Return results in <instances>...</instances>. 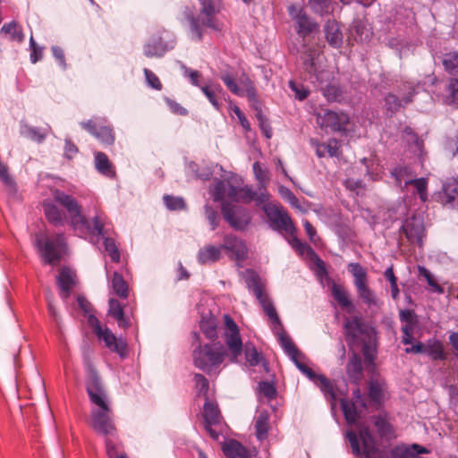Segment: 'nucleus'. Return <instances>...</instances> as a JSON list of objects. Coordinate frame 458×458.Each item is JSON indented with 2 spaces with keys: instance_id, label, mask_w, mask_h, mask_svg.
I'll return each mask as SVG.
<instances>
[{
  "instance_id": "f257e3e1",
  "label": "nucleus",
  "mask_w": 458,
  "mask_h": 458,
  "mask_svg": "<svg viewBox=\"0 0 458 458\" xmlns=\"http://www.w3.org/2000/svg\"><path fill=\"white\" fill-rule=\"evenodd\" d=\"M54 199L66 208L70 215V224L76 234L84 237L89 233L97 232L104 238L105 250L108 253L113 262L120 261V251L114 240L109 237V229L106 228L107 225L106 216L102 214H97L93 218V227L90 223L82 215L81 207L77 199L65 192L56 190L54 192Z\"/></svg>"
},
{
  "instance_id": "f03ea898",
  "label": "nucleus",
  "mask_w": 458,
  "mask_h": 458,
  "mask_svg": "<svg viewBox=\"0 0 458 458\" xmlns=\"http://www.w3.org/2000/svg\"><path fill=\"white\" fill-rule=\"evenodd\" d=\"M222 81L225 83L228 90L233 95L238 97H247L249 102L256 110V117L259 122V127L262 131V134L267 138L272 137V128L270 126L268 119L263 114L261 107L259 106L258 93L253 81L250 77L242 73L238 79V82L235 81V73L232 69H226L220 72L219 75Z\"/></svg>"
},
{
  "instance_id": "7ed1b4c3",
  "label": "nucleus",
  "mask_w": 458,
  "mask_h": 458,
  "mask_svg": "<svg viewBox=\"0 0 458 458\" xmlns=\"http://www.w3.org/2000/svg\"><path fill=\"white\" fill-rule=\"evenodd\" d=\"M225 347L219 342L199 344L192 352L193 365L208 376H217L225 367Z\"/></svg>"
},
{
  "instance_id": "20e7f679",
  "label": "nucleus",
  "mask_w": 458,
  "mask_h": 458,
  "mask_svg": "<svg viewBox=\"0 0 458 458\" xmlns=\"http://www.w3.org/2000/svg\"><path fill=\"white\" fill-rule=\"evenodd\" d=\"M199 14L189 18L192 37L196 40H201L203 37L202 27L209 28L216 31L223 29V23L218 19V14L223 9L222 0H198Z\"/></svg>"
},
{
  "instance_id": "39448f33",
  "label": "nucleus",
  "mask_w": 458,
  "mask_h": 458,
  "mask_svg": "<svg viewBox=\"0 0 458 458\" xmlns=\"http://www.w3.org/2000/svg\"><path fill=\"white\" fill-rule=\"evenodd\" d=\"M36 248L44 264L57 266L67 252L64 233H44L36 235Z\"/></svg>"
},
{
  "instance_id": "423d86ee",
  "label": "nucleus",
  "mask_w": 458,
  "mask_h": 458,
  "mask_svg": "<svg viewBox=\"0 0 458 458\" xmlns=\"http://www.w3.org/2000/svg\"><path fill=\"white\" fill-rule=\"evenodd\" d=\"M352 453L355 455L361 454L360 440L362 444V454L364 458H389L386 450L377 447L376 441L368 426L360 425L359 436L353 430L346 433Z\"/></svg>"
},
{
  "instance_id": "0eeeda50",
  "label": "nucleus",
  "mask_w": 458,
  "mask_h": 458,
  "mask_svg": "<svg viewBox=\"0 0 458 458\" xmlns=\"http://www.w3.org/2000/svg\"><path fill=\"white\" fill-rule=\"evenodd\" d=\"M224 320L225 327L222 332V339L226 346L229 362L237 363L243 350L240 329L231 316L225 315Z\"/></svg>"
},
{
  "instance_id": "6e6552de",
  "label": "nucleus",
  "mask_w": 458,
  "mask_h": 458,
  "mask_svg": "<svg viewBox=\"0 0 458 458\" xmlns=\"http://www.w3.org/2000/svg\"><path fill=\"white\" fill-rule=\"evenodd\" d=\"M248 277L246 284L256 299L259 301L264 313L270 318L274 327H282V323L277 315V312L272 303L268 294L265 291L264 285L260 281L259 276L253 271H248Z\"/></svg>"
},
{
  "instance_id": "1a4fd4ad",
  "label": "nucleus",
  "mask_w": 458,
  "mask_h": 458,
  "mask_svg": "<svg viewBox=\"0 0 458 458\" xmlns=\"http://www.w3.org/2000/svg\"><path fill=\"white\" fill-rule=\"evenodd\" d=\"M88 322L98 338L105 343L106 348L121 358L128 356V345L123 339L117 338L108 327L103 328L98 318L92 314L89 315Z\"/></svg>"
},
{
  "instance_id": "9d476101",
  "label": "nucleus",
  "mask_w": 458,
  "mask_h": 458,
  "mask_svg": "<svg viewBox=\"0 0 458 458\" xmlns=\"http://www.w3.org/2000/svg\"><path fill=\"white\" fill-rule=\"evenodd\" d=\"M347 267L348 271L353 276V284L356 287L359 298L369 307L377 306V300L375 293L368 284L366 269L360 263H350Z\"/></svg>"
},
{
  "instance_id": "9b49d317",
  "label": "nucleus",
  "mask_w": 458,
  "mask_h": 458,
  "mask_svg": "<svg viewBox=\"0 0 458 458\" xmlns=\"http://www.w3.org/2000/svg\"><path fill=\"white\" fill-rule=\"evenodd\" d=\"M263 210L270 222L272 229L284 232L288 235L296 233V228L291 217L282 206L266 202Z\"/></svg>"
},
{
  "instance_id": "f8f14e48",
  "label": "nucleus",
  "mask_w": 458,
  "mask_h": 458,
  "mask_svg": "<svg viewBox=\"0 0 458 458\" xmlns=\"http://www.w3.org/2000/svg\"><path fill=\"white\" fill-rule=\"evenodd\" d=\"M91 427L98 434L105 437H114L117 435L113 411L108 404L98 407L91 411Z\"/></svg>"
},
{
  "instance_id": "ddd939ff",
  "label": "nucleus",
  "mask_w": 458,
  "mask_h": 458,
  "mask_svg": "<svg viewBox=\"0 0 458 458\" xmlns=\"http://www.w3.org/2000/svg\"><path fill=\"white\" fill-rule=\"evenodd\" d=\"M344 334L349 346L363 341L362 336L370 338L375 334L374 328L366 325L362 318L354 316L346 318L344 323Z\"/></svg>"
},
{
  "instance_id": "4468645a",
  "label": "nucleus",
  "mask_w": 458,
  "mask_h": 458,
  "mask_svg": "<svg viewBox=\"0 0 458 458\" xmlns=\"http://www.w3.org/2000/svg\"><path fill=\"white\" fill-rule=\"evenodd\" d=\"M221 212L224 219L235 230L242 231L250 224L251 216L245 208L224 201L221 205Z\"/></svg>"
},
{
  "instance_id": "2eb2a0df",
  "label": "nucleus",
  "mask_w": 458,
  "mask_h": 458,
  "mask_svg": "<svg viewBox=\"0 0 458 458\" xmlns=\"http://www.w3.org/2000/svg\"><path fill=\"white\" fill-rule=\"evenodd\" d=\"M317 123L326 131H345L349 123V116L343 112L325 110L317 114Z\"/></svg>"
},
{
  "instance_id": "dca6fc26",
  "label": "nucleus",
  "mask_w": 458,
  "mask_h": 458,
  "mask_svg": "<svg viewBox=\"0 0 458 458\" xmlns=\"http://www.w3.org/2000/svg\"><path fill=\"white\" fill-rule=\"evenodd\" d=\"M400 233L405 236L411 244H417L420 248L423 246L426 229L420 217L411 216L406 218L400 228Z\"/></svg>"
},
{
  "instance_id": "f3484780",
  "label": "nucleus",
  "mask_w": 458,
  "mask_h": 458,
  "mask_svg": "<svg viewBox=\"0 0 458 458\" xmlns=\"http://www.w3.org/2000/svg\"><path fill=\"white\" fill-rule=\"evenodd\" d=\"M81 126L96 137L102 144L106 146L114 144L115 136L113 128L106 125L101 119L96 118L81 122Z\"/></svg>"
},
{
  "instance_id": "a211bd4d",
  "label": "nucleus",
  "mask_w": 458,
  "mask_h": 458,
  "mask_svg": "<svg viewBox=\"0 0 458 458\" xmlns=\"http://www.w3.org/2000/svg\"><path fill=\"white\" fill-rule=\"evenodd\" d=\"M288 242L300 256L313 260L315 262L318 275H327V271L325 266V262L318 257V255L310 245L302 242L297 237L296 233L289 234Z\"/></svg>"
},
{
  "instance_id": "6ab92c4d",
  "label": "nucleus",
  "mask_w": 458,
  "mask_h": 458,
  "mask_svg": "<svg viewBox=\"0 0 458 458\" xmlns=\"http://www.w3.org/2000/svg\"><path fill=\"white\" fill-rule=\"evenodd\" d=\"M289 13L294 21V28L299 37L305 38L318 31V24L309 17L302 9L296 11L294 6L289 8Z\"/></svg>"
},
{
  "instance_id": "aec40b11",
  "label": "nucleus",
  "mask_w": 458,
  "mask_h": 458,
  "mask_svg": "<svg viewBox=\"0 0 458 458\" xmlns=\"http://www.w3.org/2000/svg\"><path fill=\"white\" fill-rule=\"evenodd\" d=\"M108 304V315L116 320L119 327L126 329L132 326L135 320L132 307H123L120 301L114 298L109 300Z\"/></svg>"
},
{
  "instance_id": "412c9836",
  "label": "nucleus",
  "mask_w": 458,
  "mask_h": 458,
  "mask_svg": "<svg viewBox=\"0 0 458 458\" xmlns=\"http://www.w3.org/2000/svg\"><path fill=\"white\" fill-rule=\"evenodd\" d=\"M86 390L89 400L98 407L106 405V394L100 377L95 370H90L86 380Z\"/></svg>"
},
{
  "instance_id": "4be33fe9",
  "label": "nucleus",
  "mask_w": 458,
  "mask_h": 458,
  "mask_svg": "<svg viewBox=\"0 0 458 458\" xmlns=\"http://www.w3.org/2000/svg\"><path fill=\"white\" fill-rule=\"evenodd\" d=\"M203 417L206 431L212 439L218 440L220 433L214 427L221 425L222 416L217 405L207 401L203 407Z\"/></svg>"
},
{
  "instance_id": "5701e85b",
  "label": "nucleus",
  "mask_w": 458,
  "mask_h": 458,
  "mask_svg": "<svg viewBox=\"0 0 458 458\" xmlns=\"http://www.w3.org/2000/svg\"><path fill=\"white\" fill-rule=\"evenodd\" d=\"M174 42L165 39L162 34L153 35L144 45L143 53L148 58H160L173 49Z\"/></svg>"
},
{
  "instance_id": "b1692460",
  "label": "nucleus",
  "mask_w": 458,
  "mask_h": 458,
  "mask_svg": "<svg viewBox=\"0 0 458 458\" xmlns=\"http://www.w3.org/2000/svg\"><path fill=\"white\" fill-rule=\"evenodd\" d=\"M221 248L222 250L226 251L232 259L237 262L243 261L247 258L248 250L244 242L235 235H225Z\"/></svg>"
},
{
  "instance_id": "393cba45",
  "label": "nucleus",
  "mask_w": 458,
  "mask_h": 458,
  "mask_svg": "<svg viewBox=\"0 0 458 458\" xmlns=\"http://www.w3.org/2000/svg\"><path fill=\"white\" fill-rule=\"evenodd\" d=\"M76 274L71 268L64 267L59 270L56 277V284L59 288V295L63 300H67L76 285Z\"/></svg>"
},
{
  "instance_id": "a878e982",
  "label": "nucleus",
  "mask_w": 458,
  "mask_h": 458,
  "mask_svg": "<svg viewBox=\"0 0 458 458\" xmlns=\"http://www.w3.org/2000/svg\"><path fill=\"white\" fill-rule=\"evenodd\" d=\"M340 404L344 419L349 425H356L362 412L367 409L366 403L352 401L349 398H342Z\"/></svg>"
},
{
  "instance_id": "bb28decb",
  "label": "nucleus",
  "mask_w": 458,
  "mask_h": 458,
  "mask_svg": "<svg viewBox=\"0 0 458 458\" xmlns=\"http://www.w3.org/2000/svg\"><path fill=\"white\" fill-rule=\"evenodd\" d=\"M310 145L315 149L318 157L322 158L325 157H338L341 155V142L331 138L325 142H320L318 140L310 139Z\"/></svg>"
},
{
  "instance_id": "cd10ccee",
  "label": "nucleus",
  "mask_w": 458,
  "mask_h": 458,
  "mask_svg": "<svg viewBox=\"0 0 458 458\" xmlns=\"http://www.w3.org/2000/svg\"><path fill=\"white\" fill-rule=\"evenodd\" d=\"M255 436L259 442L267 440L273 433V426L270 422V414L267 411L263 410L257 412L254 417Z\"/></svg>"
},
{
  "instance_id": "c85d7f7f",
  "label": "nucleus",
  "mask_w": 458,
  "mask_h": 458,
  "mask_svg": "<svg viewBox=\"0 0 458 458\" xmlns=\"http://www.w3.org/2000/svg\"><path fill=\"white\" fill-rule=\"evenodd\" d=\"M429 453L430 450L419 444L397 445L391 448L389 452L391 458H423L420 454Z\"/></svg>"
},
{
  "instance_id": "c756f323",
  "label": "nucleus",
  "mask_w": 458,
  "mask_h": 458,
  "mask_svg": "<svg viewBox=\"0 0 458 458\" xmlns=\"http://www.w3.org/2000/svg\"><path fill=\"white\" fill-rule=\"evenodd\" d=\"M223 452L227 458H252L256 456L258 451L256 448L248 449L239 441L231 439L226 442L223 447Z\"/></svg>"
},
{
  "instance_id": "7c9ffc66",
  "label": "nucleus",
  "mask_w": 458,
  "mask_h": 458,
  "mask_svg": "<svg viewBox=\"0 0 458 458\" xmlns=\"http://www.w3.org/2000/svg\"><path fill=\"white\" fill-rule=\"evenodd\" d=\"M415 95V89L410 88V90L402 98H399L396 95L388 93L385 97V106L388 112L394 114L399 112L402 108H404L407 105L412 102L413 96Z\"/></svg>"
},
{
  "instance_id": "2f4dec72",
  "label": "nucleus",
  "mask_w": 458,
  "mask_h": 458,
  "mask_svg": "<svg viewBox=\"0 0 458 458\" xmlns=\"http://www.w3.org/2000/svg\"><path fill=\"white\" fill-rule=\"evenodd\" d=\"M327 42L334 48H340L344 41V34L340 24L335 20H328L324 25Z\"/></svg>"
},
{
  "instance_id": "473e14b6",
  "label": "nucleus",
  "mask_w": 458,
  "mask_h": 458,
  "mask_svg": "<svg viewBox=\"0 0 458 458\" xmlns=\"http://www.w3.org/2000/svg\"><path fill=\"white\" fill-rule=\"evenodd\" d=\"M269 194L267 191H253L250 185H244L239 189V201L243 203H250L252 200L256 202V205L259 206L267 202Z\"/></svg>"
},
{
  "instance_id": "72a5a7b5",
  "label": "nucleus",
  "mask_w": 458,
  "mask_h": 458,
  "mask_svg": "<svg viewBox=\"0 0 458 458\" xmlns=\"http://www.w3.org/2000/svg\"><path fill=\"white\" fill-rule=\"evenodd\" d=\"M346 373L352 384L359 385L363 377L362 361L360 357L353 352L346 365Z\"/></svg>"
},
{
  "instance_id": "f704fd0d",
  "label": "nucleus",
  "mask_w": 458,
  "mask_h": 458,
  "mask_svg": "<svg viewBox=\"0 0 458 458\" xmlns=\"http://www.w3.org/2000/svg\"><path fill=\"white\" fill-rule=\"evenodd\" d=\"M439 199L444 205L454 206L458 200V181L449 179L443 183Z\"/></svg>"
},
{
  "instance_id": "c9c22d12",
  "label": "nucleus",
  "mask_w": 458,
  "mask_h": 458,
  "mask_svg": "<svg viewBox=\"0 0 458 458\" xmlns=\"http://www.w3.org/2000/svg\"><path fill=\"white\" fill-rule=\"evenodd\" d=\"M331 294L338 305L351 313L354 310V306L349 298V293L344 285L333 283L331 286Z\"/></svg>"
},
{
  "instance_id": "e433bc0d",
  "label": "nucleus",
  "mask_w": 458,
  "mask_h": 458,
  "mask_svg": "<svg viewBox=\"0 0 458 458\" xmlns=\"http://www.w3.org/2000/svg\"><path fill=\"white\" fill-rule=\"evenodd\" d=\"M222 257V248L220 246L207 245L201 248L198 253V261L200 264L214 263Z\"/></svg>"
},
{
  "instance_id": "4c0bfd02",
  "label": "nucleus",
  "mask_w": 458,
  "mask_h": 458,
  "mask_svg": "<svg viewBox=\"0 0 458 458\" xmlns=\"http://www.w3.org/2000/svg\"><path fill=\"white\" fill-rule=\"evenodd\" d=\"M105 445L108 458H128L123 443L116 436L106 437Z\"/></svg>"
},
{
  "instance_id": "58836bf2",
  "label": "nucleus",
  "mask_w": 458,
  "mask_h": 458,
  "mask_svg": "<svg viewBox=\"0 0 458 458\" xmlns=\"http://www.w3.org/2000/svg\"><path fill=\"white\" fill-rule=\"evenodd\" d=\"M316 386L323 393L325 398L330 402L332 406L335 405L337 400L336 387L335 384L325 375H320Z\"/></svg>"
},
{
  "instance_id": "ea45409f",
  "label": "nucleus",
  "mask_w": 458,
  "mask_h": 458,
  "mask_svg": "<svg viewBox=\"0 0 458 458\" xmlns=\"http://www.w3.org/2000/svg\"><path fill=\"white\" fill-rule=\"evenodd\" d=\"M95 167L103 175L114 177L115 175L114 166L108 157L100 151L95 153Z\"/></svg>"
},
{
  "instance_id": "a19ab883",
  "label": "nucleus",
  "mask_w": 458,
  "mask_h": 458,
  "mask_svg": "<svg viewBox=\"0 0 458 458\" xmlns=\"http://www.w3.org/2000/svg\"><path fill=\"white\" fill-rule=\"evenodd\" d=\"M304 70L310 74L311 78L314 77L316 81L322 85L325 81L330 78V73L327 71H319L317 68L315 60L312 56H309L303 63Z\"/></svg>"
},
{
  "instance_id": "79ce46f5",
  "label": "nucleus",
  "mask_w": 458,
  "mask_h": 458,
  "mask_svg": "<svg viewBox=\"0 0 458 458\" xmlns=\"http://www.w3.org/2000/svg\"><path fill=\"white\" fill-rule=\"evenodd\" d=\"M425 346V353H427L432 360H446V354L445 353L444 345L441 341L431 339L427 342Z\"/></svg>"
},
{
  "instance_id": "37998d69",
  "label": "nucleus",
  "mask_w": 458,
  "mask_h": 458,
  "mask_svg": "<svg viewBox=\"0 0 458 458\" xmlns=\"http://www.w3.org/2000/svg\"><path fill=\"white\" fill-rule=\"evenodd\" d=\"M44 213L49 223L55 226L64 225V214L55 204L51 202H44Z\"/></svg>"
},
{
  "instance_id": "c03bdc74",
  "label": "nucleus",
  "mask_w": 458,
  "mask_h": 458,
  "mask_svg": "<svg viewBox=\"0 0 458 458\" xmlns=\"http://www.w3.org/2000/svg\"><path fill=\"white\" fill-rule=\"evenodd\" d=\"M201 91L216 109L220 110L221 103L218 100L217 94L221 93L223 89L218 83H208L200 87Z\"/></svg>"
},
{
  "instance_id": "a18cd8bd",
  "label": "nucleus",
  "mask_w": 458,
  "mask_h": 458,
  "mask_svg": "<svg viewBox=\"0 0 458 458\" xmlns=\"http://www.w3.org/2000/svg\"><path fill=\"white\" fill-rule=\"evenodd\" d=\"M279 341L284 352L291 358L293 362L302 357V353L299 351L293 340L286 334H280Z\"/></svg>"
},
{
  "instance_id": "49530a36",
  "label": "nucleus",
  "mask_w": 458,
  "mask_h": 458,
  "mask_svg": "<svg viewBox=\"0 0 458 458\" xmlns=\"http://www.w3.org/2000/svg\"><path fill=\"white\" fill-rule=\"evenodd\" d=\"M253 173L256 180L258 181V190L262 191H267L270 181L268 171L264 169L259 162L256 161L253 164Z\"/></svg>"
},
{
  "instance_id": "de8ad7c7",
  "label": "nucleus",
  "mask_w": 458,
  "mask_h": 458,
  "mask_svg": "<svg viewBox=\"0 0 458 458\" xmlns=\"http://www.w3.org/2000/svg\"><path fill=\"white\" fill-rule=\"evenodd\" d=\"M112 288L114 293L122 299H126L129 295V287L122 275L114 272L112 278Z\"/></svg>"
},
{
  "instance_id": "09e8293b",
  "label": "nucleus",
  "mask_w": 458,
  "mask_h": 458,
  "mask_svg": "<svg viewBox=\"0 0 458 458\" xmlns=\"http://www.w3.org/2000/svg\"><path fill=\"white\" fill-rule=\"evenodd\" d=\"M242 352H244L247 364L250 367L258 366L263 360L261 353L258 352L252 343H247L244 345Z\"/></svg>"
},
{
  "instance_id": "8fccbe9b",
  "label": "nucleus",
  "mask_w": 458,
  "mask_h": 458,
  "mask_svg": "<svg viewBox=\"0 0 458 458\" xmlns=\"http://www.w3.org/2000/svg\"><path fill=\"white\" fill-rule=\"evenodd\" d=\"M1 31L6 35H9L11 39L17 42H22L24 40V34L22 32L21 25L16 21H13L9 23H5Z\"/></svg>"
},
{
  "instance_id": "3c124183",
  "label": "nucleus",
  "mask_w": 458,
  "mask_h": 458,
  "mask_svg": "<svg viewBox=\"0 0 458 458\" xmlns=\"http://www.w3.org/2000/svg\"><path fill=\"white\" fill-rule=\"evenodd\" d=\"M51 128L48 125H47L44 128L27 125L25 126V134L31 140H34L38 143H41L45 140Z\"/></svg>"
},
{
  "instance_id": "603ef678",
  "label": "nucleus",
  "mask_w": 458,
  "mask_h": 458,
  "mask_svg": "<svg viewBox=\"0 0 458 458\" xmlns=\"http://www.w3.org/2000/svg\"><path fill=\"white\" fill-rule=\"evenodd\" d=\"M445 70L451 75L458 74V52L446 53L442 60Z\"/></svg>"
},
{
  "instance_id": "864d4df0",
  "label": "nucleus",
  "mask_w": 458,
  "mask_h": 458,
  "mask_svg": "<svg viewBox=\"0 0 458 458\" xmlns=\"http://www.w3.org/2000/svg\"><path fill=\"white\" fill-rule=\"evenodd\" d=\"M361 342V351L365 362L369 365H372L377 357V347L376 344L372 342V336L368 338V340H363Z\"/></svg>"
},
{
  "instance_id": "5fc2aeb1",
  "label": "nucleus",
  "mask_w": 458,
  "mask_h": 458,
  "mask_svg": "<svg viewBox=\"0 0 458 458\" xmlns=\"http://www.w3.org/2000/svg\"><path fill=\"white\" fill-rule=\"evenodd\" d=\"M405 185H412L415 189L421 201L425 202L428 199V179L418 178L411 179L405 182Z\"/></svg>"
},
{
  "instance_id": "6e6d98bb",
  "label": "nucleus",
  "mask_w": 458,
  "mask_h": 458,
  "mask_svg": "<svg viewBox=\"0 0 458 458\" xmlns=\"http://www.w3.org/2000/svg\"><path fill=\"white\" fill-rule=\"evenodd\" d=\"M384 276L390 283L392 298L394 301L398 300L400 291H399L398 284H397V277L395 276V275L394 273L393 266H391L386 269V271L384 272Z\"/></svg>"
},
{
  "instance_id": "4d7b16f0",
  "label": "nucleus",
  "mask_w": 458,
  "mask_h": 458,
  "mask_svg": "<svg viewBox=\"0 0 458 458\" xmlns=\"http://www.w3.org/2000/svg\"><path fill=\"white\" fill-rule=\"evenodd\" d=\"M446 103L458 106V79L452 78L447 86Z\"/></svg>"
},
{
  "instance_id": "13d9d810",
  "label": "nucleus",
  "mask_w": 458,
  "mask_h": 458,
  "mask_svg": "<svg viewBox=\"0 0 458 458\" xmlns=\"http://www.w3.org/2000/svg\"><path fill=\"white\" fill-rule=\"evenodd\" d=\"M195 387L198 392V395H202L208 398L209 390V382L205 376L199 373H195L193 377Z\"/></svg>"
},
{
  "instance_id": "bf43d9fd",
  "label": "nucleus",
  "mask_w": 458,
  "mask_h": 458,
  "mask_svg": "<svg viewBox=\"0 0 458 458\" xmlns=\"http://www.w3.org/2000/svg\"><path fill=\"white\" fill-rule=\"evenodd\" d=\"M374 425L377 428V434L381 437H388L393 433L391 424L383 417H375Z\"/></svg>"
},
{
  "instance_id": "052dcab7",
  "label": "nucleus",
  "mask_w": 458,
  "mask_h": 458,
  "mask_svg": "<svg viewBox=\"0 0 458 458\" xmlns=\"http://www.w3.org/2000/svg\"><path fill=\"white\" fill-rule=\"evenodd\" d=\"M210 194L214 201H221L226 194V184L224 181L218 180L210 187Z\"/></svg>"
},
{
  "instance_id": "680f3d73",
  "label": "nucleus",
  "mask_w": 458,
  "mask_h": 458,
  "mask_svg": "<svg viewBox=\"0 0 458 458\" xmlns=\"http://www.w3.org/2000/svg\"><path fill=\"white\" fill-rule=\"evenodd\" d=\"M163 199L166 208L170 210H182L186 208V203L181 197L165 195Z\"/></svg>"
},
{
  "instance_id": "e2e57ef3",
  "label": "nucleus",
  "mask_w": 458,
  "mask_h": 458,
  "mask_svg": "<svg viewBox=\"0 0 458 458\" xmlns=\"http://www.w3.org/2000/svg\"><path fill=\"white\" fill-rule=\"evenodd\" d=\"M289 87L294 93L295 98L300 101L305 100L310 95V90L308 88H306L303 84L296 83L294 81H289Z\"/></svg>"
},
{
  "instance_id": "0e129e2a",
  "label": "nucleus",
  "mask_w": 458,
  "mask_h": 458,
  "mask_svg": "<svg viewBox=\"0 0 458 458\" xmlns=\"http://www.w3.org/2000/svg\"><path fill=\"white\" fill-rule=\"evenodd\" d=\"M324 97L328 101H337L342 95L340 88L335 84H327L321 88Z\"/></svg>"
},
{
  "instance_id": "69168bd1",
  "label": "nucleus",
  "mask_w": 458,
  "mask_h": 458,
  "mask_svg": "<svg viewBox=\"0 0 458 458\" xmlns=\"http://www.w3.org/2000/svg\"><path fill=\"white\" fill-rule=\"evenodd\" d=\"M420 275L425 277L428 284L432 287V290L437 293H443V287L434 279L432 274L425 267H419Z\"/></svg>"
},
{
  "instance_id": "338daca9",
  "label": "nucleus",
  "mask_w": 458,
  "mask_h": 458,
  "mask_svg": "<svg viewBox=\"0 0 458 458\" xmlns=\"http://www.w3.org/2000/svg\"><path fill=\"white\" fill-rule=\"evenodd\" d=\"M294 363L300 371L303 373L310 380H311L315 385L318 383V377L321 374L315 373L312 369L307 366L304 362L301 361L300 359L296 360Z\"/></svg>"
},
{
  "instance_id": "774afa93",
  "label": "nucleus",
  "mask_w": 458,
  "mask_h": 458,
  "mask_svg": "<svg viewBox=\"0 0 458 458\" xmlns=\"http://www.w3.org/2000/svg\"><path fill=\"white\" fill-rule=\"evenodd\" d=\"M259 389L260 394L267 397V400H272L276 396V389L275 386L267 381L259 383Z\"/></svg>"
}]
</instances>
